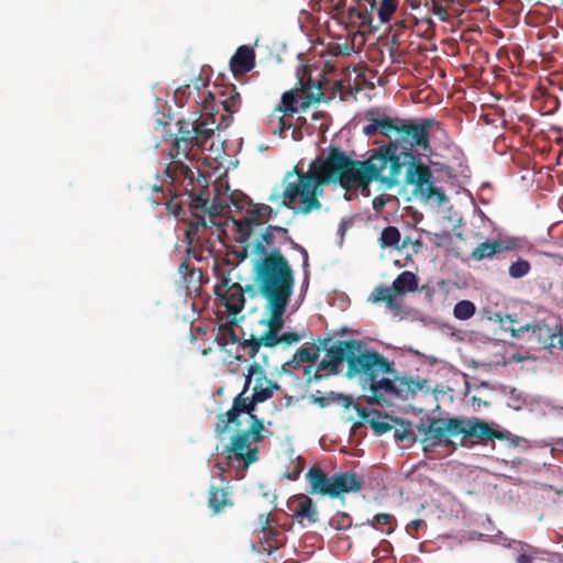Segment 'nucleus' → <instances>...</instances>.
I'll return each instance as SVG.
<instances>
[{"label": "nucleus", "mask_w": 563, "mask_h": 563, "mask_svg": "<svg viewBox=\"0 0 563 563\" xmlns=\"http://www.w3.org/2000/svg\"><path fill=\"white\" fill-rule=\"evenodd\" d=\"M442 131L441 123L433 118L402 119L394 117L389 144L380 146L365 161L374 174L369 184L379 180L386 188L398 185L399 176L406 166L405 184L415 185L416 190L427 200L435 199L444 203L445 194L432 183V170L413 154L415 148L431 151L432 132Z\"/></svg>", "instance_id": "1"}, {"label": "nucleus", "mask_w": 563, "mask_h": 563, "mask_svg": "<svg viewBox=\"0 0 563 563\" xmlns=\"http://www.w3.org/2000/svg\"><path fill=\"white\" fill-rule=\"evenodd\" d=\"M351 158L338 146H330L327 155H318L307 170L297 164L283 178L280 205L295 213L309 214L322 208L320 198L324 187L339 184L345 189L357 188L369 194L374 169Z\"/></svg>", "instance_id": "2"}, {"label": "nucleus", "mask_w": 563, "mask_h": 563, "mask_svg": "<svg viewBox=\"0 0 563 563\" xmlns=\"http://www.w3.org/2000/svg\"><path fill=\"white\" fill-rule=\"evenodd\" d=\"M394 373L391 363L379 352L368 350L365 343L364 347L355 351L346 369L347 377H358L363 390L371 393L367 402L382 407L391 405L395 399L407 400L423 388L424 382L384 377Z\"/></svg>", "instance_id": "3"}, {"label": "nucleus", "mask_w": 563, "mask_h": 563, "mask_svg": "<svg viewBox=\"0 0 563 563\" xmlns=\"http://www.w3.org/2000/svg\"><path fill=\"white\" fill-rule=\"evenodd\" d=\"M417 431L421 435L420 442L424 453L433 452L438 446H443L454 452L456 446H464L468 438H476L481 441L509 440V431L493 429L486 421L473 417L451 418H421L417 424Z\"/></svg>", "instance_id": "4"}, {"label": "nucleus", "mask_w": 563, "mask_h": 563, "mask_svg": "<svg viewBox=\"0 0 563 563\" xmlns=\"http://www.w3.org/2000/svg\"><path fill=\"white\" fill-rule=\"evenodd\" d=\"M176 168L184 179L188 180V185L192 186L191 189H186L192 216L186 231L187 240L189 244H203L206 240L203 233L207 228L216 225L214 217L228 207L227 198L217 194L213 200H210L209 194L206 196L209 183L203 174L198 172V176L195 177V172L183 163H179Z\"/></svg>", "instance_id": "5"}, {"label": "nucleus", "mask_w": 563, "mask_h": 563, "mask_svg": "<svg viewBox=\"0 0 563 563\" xmlns=\"http://www.w3.org/2000/svg\"><path fill=\"white\" fill-rule=\"evenodd\" d=\"M282 386L268 379L266 373L260 363L253 362L245 376V383L242 391L234 397L231 409L224 413L218 415V421L214 426L217 435H222L229 431L230 424L240 426L242 415H254L253 411L260 402H264L274 396L275 391H280Z\"/></svg>", "instance_id": "6"}, {"label": "nucleus", "mask_w": 563, "mask_h": 563, "mask_svg": "<svg viewBox=\"0 0 563 563\" xmlns=\"http://www.w3.org/2000/svg\"><path fill=\"white\" fill-rule=\"evenodd\" d=\"M253 274L256 289L266 301L291 299L295 274L279 249H273L256 260Z\"/></svg>", "instance_id": "7"}, {"label": "nucleus", "mask_w": 563, "mask_h": 563, "mask_svg": "<svg viewBox=\"0 0 563 563\" xmlns=\"http://www.w3.org/2000/svg\"><path fill=\"white\" fill-rule=\"evenodd\" d=\"M306 478L311 495L319 494L331 498L360 492L363 487V479L355 472H340L329 476L321 467L312 466L308 470Z\"/></svg>", "instance_id": "8"}, {"label": "nucleus", "mask_w": 563, "mask_h": 563, "mask_svg": "<svg viewBox=\"0 0 563 563\" xmlns=\"http://www.w3.org/2000/svg\"><path fill=\"white\" fill-rule=\"evenodd\" d=\"M246 421L250 422L249 428L242 430L241 424L235 426L236 434L231 438V443L224 448L227 459L241 460L244 468L258 460L257 443L264 440L263 431L265 429L263 419L255 415L246 416Z\"/></svg>", "instance_id": "9"}, {"label": "nucleus", "mask_w": 563, "mask_h": 563, "mask_svg": "<svg viewBox=\"0 0 563 563\" xmlns=\"http://www.w3.org/2000/svg\"><path fill=\"white\" fill-rule=\"evenodd\" d=\"M231 202L239 209H245L246 220L245 228L241 229L244 239L247 240L253 227L261 225L269 220L274 210L268 205L254 203L246 195L242 192H232L230 195Z\"/></svg>", "instance_id": "10"}, {"label": "nucleus", "mask_w": 563, "mask_h": 563, "mask_svg": "<svg viewBox=\"0 0 563 563\" xmlns=\"http://www.w3.org/2000/svg\"><path fill=\"white\" fill-rule=\"evenodd\" d=\"M230 274L228 271L221 275L220 282L214 286V295L230 314L236 316L244 308L245 297L242 286Z\"/></svg>", "instance_id": "11"}, {"label": "nucleus", "mask_w": 563, "mask_h": 563, "mask_svg": "<svg viewBox=\"0 0 563 563\" xmlns=\"http://www.w3.org/2000/svg\"><path fill=\"white\" fill-rule=\"evenodd\" d=\"M301 95L299 88L283 93L280 103L275 108L269 118L273 134H282L284 131L292 128V124L288 123L285 117L292 115L298 111L297 104L300 107L301 98H303Z\"/></svg>", "instance_id": "12"}, {"label": "nucleus", "mask_w": 563, "mask_h": 563, "mask_svg": "<svg viewBox=\"0 0 563 563\" xmlns=\"http://www.w3.org/2000/svg\"><path fill=\"white\" fill-rule=\"evenodd\" d=\"M362 347H364L362 340L351 339L347 341H336L327 350L325 354L328 360H323L319 366L321 369L331 367V369L336 371L343 361L349 365L355 351Z\"/></svg>", "instance_id": "13"}, {"label": "nucleus", "mask_w": 563, "mask_h": 563, "mask_svg": "<svg viewBox=\"0 0 563 563\" xmlns=\"http://www.w3.org/2000/svg\"><path fill=\"white\" fill-rule=\"evenodd\" d=\"M290 300H276L266 301L265 309L269 314V318L262 321L267 325V331L263 333V340L266 343V347H274L277 345L276 336L279 334L284 327V314Z\"/></svg>", "instance_id": "14"}, {"label": "nucleus", "mask_w": 563, "mask_h": 563, "mask_svg": "<svg viewBox=\"0 0 563 563\" xmlns=\"http://www.w3.org/2000/svg\"><path fill=\"white\" fill-rule=\"evenodd\" d=\"M417 4L418 7L415 8L409 5L411 10L416 12L413 18L429 26L434 25L432 14L437 15L443 22H446L450 18L446 9L440 5L435 0H420Z\"/></svg>", "instance_id": "15"}, {"label": "nucleus", "mask_w": 563, "mask_h": 563, "mask_svg": "<svg viewBox=\"0 0 563 563\" xmlns=\"http://www.w3.org/2000/svg\"><path fill=\"white\" fill-rule=\"evenodd\" d=\"M510 327L508 328L514 336H519L525 332H531V336L536 338L539 343L544 346L553 345L554 334L549 325L544 322L537 321L534 323H527L518 328L514 327L515 320L508 317Z\"/></svg>", "instance_id": "16"}, {"label": "nucleus", "mask_w": 563, "mask_h": 563, "mask_svg": "<svg viewBox=\"0 0 563 563\" xmlns=\"http://www.w3.org/2000/svg\"><path fill=\"white\" fill-rule=\"evenodd\" d=\"M219 103L227 115L221 114L220 120L224 122V128H228L232 121V115L240 111L242 106V97L236 90L235 86H227L219 91Z\"/></svg>", "instance_id": "17"}, {"label": "nucleus", "mask_w": 563, "mask_h": 563, "mask_svg": "<svg viewBox=\"0 0 563 563\" xmlns=\"http://www.w3.org/2000/svg\"><path fill=\"white\" fill-rule=\"evenodd\" d=\"M299 85V91L303 95V98H301L300 102V109L306 110L311 104L318 103L323 98L322 92V82L319 79H313L311 76L307 78V80L303 79V76L299 78L298 81Z\"/></svg>", "instance_id": "18"}, {"label": "nucleus", "mask_w": 563, "mask_h": 563, "mask_svg": "<svg viewBox=\"0 0 563 563\" xmlns=\"http://www.w3.org/2000/svg\"><path fill=\"white\" fill-rule=\"evenodd\" d=\"M289 508L294 511V517L299 523H302L303 519H307L309 523L318 521V512L313 500L306 495L296 496L291 500Z\"/></svg>", "instance_id": "19"}, {"label": "nucleus", "mask_w": 563, "mask_h": 563, "mask_svg": "<svg viewBox=\"0 0 563 563\" xmlns=\"http://www.w3.org/2000/svg\"><path fill=\"white\" fill-rule=\"evenodd\" d=\"M254 66L255 52L246 45L240 46L230 59V68L235 76L251 71Z\"/></svg>", "instance_id": "20"}, {"label": "nucleus", "mask_w": 563, "mask_h": 563, "mask_svg": "<svg viewBox=\"0 0 563 563\" xmlns=\"http://www.w3.org/2000/svg\"><path fill=\"white\" fill-rule=\"evenodd\" d=\"M232 492L229 485L223 487L210 486L208 506L214 515L221 512L224 508L233 506L231 499Z\"/></svg>", "instance_id": "21"}, {"label": "nucleus", "mask_w": 563, "mask_h": 563, "mask_svg": "<svg viewBox=\"0 0 563 563\" xmlns=\"http://www.w3.org/2000/svg\"><path fill=\"white\" fill-rule=\"evenodd\" d=\"M207 114L211 118V121L209 119L201 120V121H194L195 128L197 131L199 148H203L206 142L212 137L216 130L224 128V122L222 120L217 122V119H216L217 113H213L212 111H208Z\"/></svg>", "instance_id": "22"}, {"label": "nucleus", "mask_w": 563, "mask_h": 563, "mask_svg": "<svg viewBox=\"0 0 563 563\" xmlns=\"http://www.w3.org/2000/svg\"><path fill=\"white\" fill-rule=\"evenodd\" d=\"M391 287L396 296H402L418 289V279L412 272L405 271L396 277Z\"/></svg>", "instance_id": "23"}, {"label": "nucleus", "mask_w": 563, "mask_h": 563, "mask_svg": "<svg viewBox=\"0 0 563 563\" xmlns=\"http://www.w3.org/2000/svg\"><path fill=\"white\" fill-rule=\"evenodd\" d=\"M394 118L388 115H382L380 118H374L369 121L367 125L363 128L364 134L367 136H373L375 134H382L388 139L391 137V128H393Z\"/></svg>", "instance_id": "24"}, {"label": "nucleus", "mask_w": 563, "mask_h": 563, "mask_svg": "<svg viewBox=\"0 0 563 563\" xmlns=\"http://www.w3.org/2000/svg\"><path fill=\"white\" fill-rule=\"evenodd\" d=\"M396 297L397 296L394 292L393 287L378 286L371 292L368 301H372L373 303L384 301L387 308L394 310L399 308Z\"/></svg>", "instance_id": "25"}, {"label": "nucleus", "mask_w": 563, "mask_h": 563, "mask_svg": "<svg viewBox=\"0 0 563 563\" xmlns=\"http://www.w3.org/2000/svg\"><path fill=\"white\" fill-rule=\"evenodd\" d=\"M274 225H267L265 230L261 234V239L256 241V243L253 245L252 253L255 255H262L268 253L269 251H266L267 247L274 249V244L276 241V233L273 230Z\"/></svg>", "instance_id": "26"}, {"label": "nucleus", "mask_w": 563, "mask_h": 563, "mask_svg": "<svg viewBox=\"0 0 563 563\" xmlns=\"http://www.w3.org/2000/svg\"><path fill=\"white\" fill-rule=\"evenodd\" d=\"M313 402L319 405L321 408L329 407L332 404H336L343 408H350L353 405V398L342 394L331 391L327 396L314 397Z\"/></svg>", "instance_id": "27"}, {"label": "nucleus", "mask_w": 563, "mask_h": 563, "mask_svg": "<svg viewBox=\"0 0 563 563\" xmlns=\"http://www.w3.org/2000/svg\"><path fill=\"white\" fill-rule=\"evenodd\" d=\"M273 230L276 233V241H279L282 243L290 242L292 245V249L299 251L302 255V266L303 268L308 267L309 265V255L307 250L301 246L300 244L296 243L291 236L289 235V232L287 229L274 225Z\"/></svg>", "instance_id": "28"}, {"label": "nucleus", "mask_w": 563, "mask_h": 563, "mask_svg": "<svg viewBox=\"0 0 563 563\" xmlns=\"http://www.w3.org/2000/svg\"><path fill=\"white\" fill-rule=\"evenodd\" d=\"M496 254H499L496 240L485 241L473 250L471 258L479 262L485 258H493Z\"/></svg>", "instance_id": "29"}, {"label": "nucleus", "mask_w": 563, "mask_h": 563, "mask_svg": "<svg viewBox=\"0 0 563 563\" xmlns=\"http://www.w3.org/2000/svg\"><path fill=\"white\" fill-rule=\"evenodd\" d=\"M177 126H178V133H177L176 137L186 139V141L194 143L196 145V147L199 148L195 122L187 121V120H179L177 122Z\"/></svg>", "instance_id": "30"}, {"label": "nucleus", "mask_w": 563, "mask_h": 563, "mask_svg": "<svg viewBox=\"0 0 563 563\" xmlns=\"http://www.w3.org/2000/svg\"><path fill=\"white\" fill-rule=\"evenodd\" d=\"M498 253L509 252L522 249L527 241L523 238L506 236L496 240Z\"/></svg>", "instance_id": "31"}, {"label": "nucleus", "mask_w": 563, "mask_h": 563, "mask_svg": "<svg viewBox=\"0 0 563 563\" xmlns=\"http://www.w3.org/2000/svg\"><path fill=\"white\" fill-rule=\"evenodd\" d=\"M531 271V264L529 261L518 257L508 267V274L514 279H519L527 276Z\"/></svg>", "instance_id": "32"}, {"label": "nucleus", "mask_w": 563, "mask_h": 563, "mask_svg": "<svg viewBox=\"0 0 563 563\" xmlns=\"http://www.w3.org/2000/svg\"><path fill=\"white\" fill-rule=\"evenodd\" d=\"M382 247H397L400 241V232L396 227H387L382 231L380 234Z\"/></svg>", "instance_id": "33"}, {"label": "nucleus", "mask_w": 563, "mask_h": 563, "mask_svg": "<svg viewBox=\"0 0 563 563\" xmlns=\"http://www.w3.org/2000/svg\"><path fill=\"white\" fill-rule=\"evenodd\" d=\"M475 305L470 300L459 301L453 309V314L459 320H467L474 316Z\"/></svg>", "instance_id": "34"}, {"label": "nucleus", "mask_w": 563, "mask_h": 563, "mask_svg": "<svg viewBox=\"0 0 563 563\" xmlns=\"http://www.w3.org/2000/svg\"><path fill=\"white\" fill-rule=\"evenodd\" d=\"M519 548L517 549V563H532L534 559L538 558L539 551L528 544L519 543Z\"/></svg>", "instance_id": "35"}, {"label": "nucleus", "mask_w": 563, "mask_h": 563, "mask_svg": "<svg viewBox=\"0 0 563 563\" xmlns=\"http://www.w3.org/2000/svg\"><path fill=\"white\" fill-rule=\"evenodd\" d=\"M194 143L186 141V139L176 137L170 148L172 157L176 158L179 156L188 157L189 152L195 147Z\"/></svg>", "instance_id": "36"}, {"label": "nucleus", "mask_w": 563, "mask_h": 563, "mask_svg": "<svg viewBox=\"0 0 563 563\" xmlns=\"http://www.w3.org/2000/svg\"><path fill=\"white\" fill-rule=\"evenodd\" d=\"M397 7L398 0H382L377 9L379 20L384 23L388 22Z\"/></svg>", "instance_id": "37"}, {"label": "nucleus", "mask_w": 563, "mask_h": 563, "mask_svg": "<svg viewBox=\"0 0 563 563\" xmlns=\"http://www.w3.org/2000/svg\"><path fill=\"white\" fill-rule=\"evenodd\" d=\"M319 357V353L312 347H301L294 354V361L298 363H311L316 362Z\"/></svg>", "instance_id": "38"}, {"label": "nucleus", "mask_w": 563, "mask_h": 563, "mask_svg": "<svg viewBox=\"0 0 563 563\" xmlns=\"http://www.w3.org/2000/svg\"><path fill=\"white\" fill-rule=\"evenodd\" d=\"M243 349L249 350V355L251 358H254L262 345L266 346L265 341L263 340V334L258 338L252 336L249 340H244L242 343Z\"/></svg>", "instance_id": "39"}, {"label": "nucleus", "mask_w": 563, "mask_h": 563, "mask_svg": "<svg viewBox=\"0 0 563 563\" xmlns=\"http://www.w3.org/2000/svg\"><path fill=\"white\" fill-rule=\"evenodd\" d=\"M202 277H203L202 271L194 267V269H191L188 273L186 278H184V282L186 283L187 288L194 287L195 290H197L201 287Z\"/></svg>", "instance_id": "40"}, {"label": "nucleus", "mask_w": 563, "mask_h": 563, "mask_svg": "<svg viewBox=\"0 0 563 563\" xmlns=\"http://www.w3.org/2000/svg\"><path fill=\"white\" fill-rule=\"evenodd\" d=\"M352 406H353V407L355 408V410L357 411L358 417H360L363 421L367 422L368 424H369V420L372 419V417H377V418H382V417H383L382 412H380V411H378V410H368L367 408L362 407V406H360V405H357V404H354V402H353V405H352ZM384 418H385V419H387V418H388V416H387V415H384Z\"/></svg>", "instance_id": "41"}, {"label": "nucleus", "mask_w": 563, "mask_h": 563, "mask_svg": "<svg viewBox=\"0 0 563 563\" xmlns=\"http://www.w3.org/2000/svg\"><path fill=\"white\" fill-rule=\"evenodd\" d=\"M330 525L335 530H346L352 526V519L347 514L341 512L330 520Z\"/></svg>", "instance_id": "42"}, {"label": "nucleus", "mask_w": 563, "mask_h": 563, "mask_svg": "<svg viewBox=\"0 0 563 563\" xmlns=\"http://www.w3.org/2000/svg\"><path fill=\"white\" fill-rule=\"evenodd\" d=\"M369 426L377 435H382L393 429V426L387 421H382L380 418L372 417Z\"/></svg>", "instance_id": "43"}, {"label": "nucleus", "mask_w": 563, "mask_h": 563, "mask_svg": "<svg viewBox=\"0 0 563 563\" xmlns=\"http://www.w3.org/2000/svg\"><path fill=\"white\" fill-rule=\"evenodd\" d=\"M394 437L396 440L401 441V442L416 440V435H415V432L410 428V423H406V426H404L402 430L396 429Z\"/></svg>", "instance_id": "44"}, {"label": "nucleus", "mask_w": 563, "mask_h": 563, "mask_svg": "<svg viewBox=\"0 0 563 563\" xmlns=\"http://www.w3.org/2000/svg\"><path fill=\"white\" fill-rule=\"evenodd\" d=\"M301 335L297 332H286L276 336L277 344L283 343L286 345L297 344L301 340Z\"/></svg>", "instance_id": "45"}, {"label": "nucleus", "mask_w": 563, "mask_h": 563, "mask_svg": "<svg viewBox=\"0 0 563 563\" xmlns=\"http://www.w3.org/2000/svg\"><path fill=\"white\" fill-rule=\"evenodd\" d=\"M165 209L170 213L174 214L176 218H179L181 213H184L183 207L180 203L175 202L174 198H170L169 200L164 202Z\"/></svg>", "instance_id": "46"}, {"label": "nucleus", "mask_w": 563, "mask_h": 563, "mask_svg": "<svg viewBox=\"0 0 563 563\" xmlns=\"http://www.w3.org/2000/svg\"><path fill=\"white\" fill-rule=\"evenodd\" d=\"M394 520L395 518L390 514H377L374 517V523H372V526L376 528V526L389 525Z\"/></svg>", "instance_id": "47"}, {"label": "nucleus", "mask_w": 563, "mask_h": 563, "mask_svg": "<svg viewBox=\"0 0 563 563\" xmlns=\"http://www.w3.org/2000/svg\"><path fill=\"white\" fill-rule=\"evenodd\" d=\"M332 344V339L330 336H325V338H318L314 342V351L319 352V351H325L330 347V345Z\"/></svg>", "instance_id": "48"}, {"label": "nucleus", "mask_w": 563, "mask_h": 563, "mask_svg": "<svg viewBox=\"0 0 563 563\" xmlns=\"http://www.w3.org/2000/svg\"><path fill=\"white\" fill-rule=\"evenodd\" d=\"M260 523H261V530L263 532H268V533H273V530L269 528L271 523H272V517H271V514H262L260 515Z\"/></svg>", "instance_id": "49"}, {"label": "nucleus", "mask_w": 563, "mask_h": 563, "mask_svg": "<svg viewBox=\"0 0 563 563\" xmlns=\"http://www.w3.org/2000/svg\"><path fill=\"white\" fill-rule=\"evenodd\" d=\"M191 269H194V267L189 266L188 261H184L178 267V273L183 276L184 279Z\"/></svg>", "instance_id": "50"}, {"label": "nucleus", "mask_w": 563, "mask_h": 563, "mask_svg": "<svg viewBox=\"0 0 563 563\" xmlns=\"http://www.w3.org/2000/svg\"><path fill=\"white\" fill-rule=\"evenodd\" d=\"M154 191L157 194V197H152V202L154 205H161L163 203V199H164V192L162 190L161 187H154Z\"/></svg>", "instance_id": "51"}, {"label": "nucleus", "mask_w": 563, "mask_h": 563, "mask_svg": "<svg viewBox=\"0 0 563 563\" xmlns=\"http://www.w3.org/2000/svg\"><path fill=\"white\" fill-rule=\"evenodd\" d=\"M386 205V200L383 197H376L373 200V207L375 210H382Z\"/></svg>", "instance_id": "52"}, {"label": "nucleus", "mask_w": 563, "mask_h": 563, "mask_svg": "<svg viewBox=\"0 0 563 563\" xmlns=\"http://www.w3.org/2000/svg\"><path fill=\"white\" fill-rule=\"evenodd\" d=\"M423 526H426V522L422 519H416L409 523V527L412 528L413 530H418V529L422 528Z\"/></svg>", "instance_id": "53"}, {"label": "nucleus", "mask_w": 563, "mask_h": 563, "mask_svg": "<svg viewBox=\"0 0 563 563\" xmlns=\"http://www.w3.org/2000/svg\"><path fill=\"white\" fill-rule=\"evenodd\" d=\"M224 336H228L232 343L239 342L238 335L233 329H228L224 333Z\"/></svg>", "instance_id": "54"}, {"label": "nucleus", "mask_w": 563, "mask_h": 563, "mask_svg": "<svg viewBox=\"0 0 563 563\" xmlns=\"http://www.w3.org/2000/svg\"><path fill=\"white\" fill-rule=\"evenodd\" d=\"M405 1L408 3V5H412L415 8V7H418L417 3H419L420 0H405Z\"/></svg>", "instance_id": "55"}, {"label": "nucleus", "mask_w": 563, "mask_h": 563, "mask_svg": "<svg viewBox=\"0 0 563 563\" xmlns=\"http://www.w3.org/2000/svg\"><path fill=\"white\" fill-rule=\"evenodd\" d=\"M292 137H294V140L298 141V140L301 139V133L296 131V130H294Z\"/></svg>", "instance_id": "56"}, {"label": "nucleus", "mask_w": 563, "mask_h": 563, "mask_svg": "<svg viewBox=\"0 0 563 563\" xmlns=\"http://www.w3.org/2000/svg\"><path fill=\"white\" fill-rule=\"evenodd\" d=\"M350 15H351V16H353V15L361 16V14L357 12V9H356V8H351V9H350Z\"/></svg>", "instance_id": "57"}, {"label": "nucleus", "mask_w": 563, "mask_h": 563, "mask_svg": "<svg viewBox=\"0 0 563 563\" xmlns=\"http://www.w3.org/2000/svg\"><path fill=\"white\" fill-rule=\"evenodd\" d=\"M391 42H393L394 44L399 45V37H398V34H397V33H394V34H393Z\"/></svg>", "instance_id": "58"}, {"label": "nucleus", "mask_w": 563, "mask_h": 563, "mask_svg": "<svg viewBox=\"0 0 563 563\" xmlns=\"http://www.w3.org/2000/svg\"><path fill=\"white\" fill-rule=\"evenodd\" d=\"M559 344H560L561 349H563V331L560 332Z\"/></svg>", "instance_id": "59"}, {"label": "nucleus", "mask_w": 563, "mask_h": 563, "mask_svg": "<svg viewBox=\"0 0 563 563\" xmlns=\"http://www.w3.org/2000/svg\"><path fill=\"white\" fill-rule=\"evenodd\" d=\"M218 344L223 347L227 344V340L218 339Z\"/></svg>", "instance_id": "60"}, {"label": "nucleus", "mask_w": 563, "mask_h": 563, "mask_svg": "<svg viewBox=\"0 0 563 563\" xmlns=\"http://www.w3.org/2000/svg\"><path fill=\"white\" fill-rule=\"evenodd\" d=\"M276 199H277V196H276V195H272V196L268 198V201L274 202Z\"/></svg>", "instance_id": "61"}, {"label": "nucleus", "mask_w": 563, "mask_h": 563, "mask_svg": "<svg viewBox=\"0 0 563 563\" xmlns=\"http://www.w3.org/2000/svg\"><path fill=\"white\" fill-rule=\"evenodd\" d=\"M361 426H362V424H361L360 422H356V423H354L353 429H357V428H358V427H361Z\"/></svg>", "instance_id": "62"}, {"label": "nucleus", "mask_w": 563, "mask_h": 563, "mask_svg": "<svg viewBox=\"0 0 563 563\" xmlns=\"http://www.w3.org/2000/svg\"><path fill=\"white\" fill-rule=\"evenodd\" d=\"M209 97H210L212 100H216V97H214L212 93H209Z\"/></svg>", "instance_id": "63"}]
</instances>
